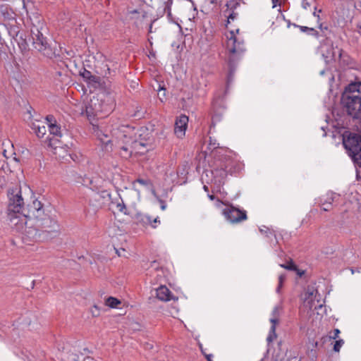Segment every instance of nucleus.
<instances>
[{
    "instance_id": "nucleus-21",
    "label": "nucleus",
    "mask_w": 361,
    "mask_h": 361,
    "mask_svg": "<svg viewBox=\"0 0 361 361\" xmlns=\"http://www.w3.org/2000/svg\"><path fill=\"white\" fill-rule=\"evenodd\" d=\"M30 128L39 138L43 137L47 133V128L43 122L36 121L30 124Z\"/></svg>"
},
{
    "instance_id": "nucleus-23",
    "label": "nucleus",
    "mask_w": 361,
    "mask_h": 361,
    "mask_svg": "<svg viewBox=\"0 0 361 361\" xmlns=\"http://www.w3.org/2000/svg\"><path fill=\"white\" fill-rule=\"evenodd\" d=\"M87 83L94 87V89L100 88L104 85V81L101 77L93 75L87 81Z\"/></svg>"
},
{
    "instance_id": "nucleus-46",
    "label": "nucleus",
    "mask_w": 361,
    "mask_h": 361,
    "mask_svg": "<svg viewBox=\"0 0 361 361\" xmlns=\"http://www.w3.org/2000/svg\"><path fill=\"white\" fill-rule=\"evenodd\" d=\"M331 206L332 205H329V204L323 205L322 209L325 212L330 211L331 209Z\"/></svg>"
},
{
    "instance_id": "nucleus-19",
    "label": "nucleus",
    "mask_w": 361,
    "mask_h": 361,
    "mask_svg": "<svg viewBox=\"0 0 361 361\" xmlns=\"http://www.w3.org/2000/svg\"><path fill=\"white\" fill-rule=\"evenodd\" d=\"M157 298L161 301L167 302L174 299L171 290L165 286H161L156 290Z\"/></svg>"
},
{
    "instance_id": "nucleus-15",
    "label": "nucleus",
    "mask_w": 361,
    "mask_h": 361,
    "mask_svg": "<svg viewBox=\"0 0 361 361\" xmlns=\"http://www.w3.org/2000/svg\"><path fill=\"white\" fill-rule=\"evenodd\" d=\"M188 117L185 115H180L176 120L174 133L178 137H182L185 135L188 127Z\"/></svg>"
},
{
    "instance_id": "nucleus-52",
    "label": "nucleus",
    "mask_w": 361,
    "mask_h": 361,
    "mask_svg": "<svg viewBox=\"0 0 361 361\" xmlns=\"http://www.w3.org/2000/svg\"><path fill=\"white\" fill-rule=\"evenodd\" d=\"M211 4H216L217 0H207Z\"/></svg>"
},
{
    "instance_id": "nucleus-13",
    "label": "nucleus",
    "mask_w": 361,
    "mask_h": 361,
    "mask_svg": "<svg viewBox=\"0 0 361 361\" xmlns=\"http://www.w3.org/2000/svg\"><path fill=\"white\" fill-rule=\"evenodd\" d=\"M240 4L238 0H231L226 4V8L223 11L224 17L227 18V24L231 21L235 20L238 13L236 11L237 8L240 6Z\"/></svg>"
},
{
    "instance_id": "nucleus-62",
    "label": "nucleus",
    "mask_w": 361,
    "mask_h": 361,
    "mask_svg": "<svg viewBox=\"0 0 361 361\" xmlns=\"http://www.w3.org/2000/svg\"><path fill=\"white\" fill-rule=\"evenodd\" d=\"M3 164H4V161H3ZM3 167H4V164L1 165V168H3Z\"/></svg>"
},
{
    "instance_id": "nucleus-40",
    "label": "nucleus",
    "mask_w": 361,
    "mask_h": 361,
    "mask_svg": "<svg viewBox=\"0 0 361 361\" xmlns=\"http://www.w3.org/2000/svg\"><path fill=\"white\" fill-rule=\"evenodd\" d=\"M11 32H13V34H14V35H13V37H15V35H16V39H18V34H19L18 27H16V26H13V27H11V31H9V32L11 34Z\"/></svg>"
},
{
    "instance_id": "nucleus-54",
    "label": "nucleus",
    "mask_w": 361,
    "mask_h": 361,
    "mask_svg": "<svg viewBox=\"0 0 361 361\" xmlns=\"http://www.w3.org/2000/svg\"><path fill=\"white\" fill-rule=\"evenodd\" d=\"M208 197L212 200H214L215 199V196L214 195H209Z\"/></svg>"
},
{
    "instance_id": "nucleus-55",
    "label": "nucleus",
    "mask_w": 361,
    "mask_h": 361,
    "mask_svg": "<svg viewBox=\"0 0 361 361\" xmlns=\"http://www.w3.org/2000/svg\"><path fill=\"white\" fill-rule=\"evenodd\" d=\"M313 14H314V16L317 17L318 23H319V14L316 11H314Z\"/></svg>"
},
{
    "instance_id": "nucleus-39",
    "label": "nucleus",
    "mask_w": 361,
    "mask_h": 361,
    "mask_svg": "<svg viewBox=\"0 0 361 361\" xmlns=\"http://www.w3.org/2000/svg\"><path fill=\"white\" fill-rule=\"evenodd\" d=\"M93 317H98L99 315V310L97 305H94L93 309L91 310Z\"/></svg>"
},
{
    "instance_id": "nucleus-2",
    "label": "nucleus",
    "mask_w": 361,
    "mask_h": 361,
    "mask_svg": "<svg viewBox=\"0 0 361 361\" xmlns=\"http://www.w3.org/2000/svg\"><path fill=\"white\" fill-rule=\"evenodd\" d=\"M36 19L37 24L32 23V26L30 29L33 47L44 56L49 59L61 60V48L57 49L56 46L53 47L48 43L47 37L42 33V30L44 28V22L39 16H36Z\"/></svg>"
},
{
    "instance_id": "nucleus-37",
    "label": "nucleus",
    "mask_w": 361,
    "mask_h": 361,
    "mask_svg": "<svg viewBox=\"0 0 361 361\" xmlns=\"http://www.w3.org/2000/svg\"><path fill=\"white\" fill-rule=\"evenodd\" d=\"M312 4H314V0H302V6L305 9L310 8Z\"/></svg>"
},
{
    "instance_id": "nucleus-35",
    "label": "nucleus",
    "mask_w": 361,
    "mask_h": 361,
    "mask_svg": "<svg viewBox=\"0 0 361 361\" xmlns=\"http://www.w3.org/2000/svg\"><path fill=\"white\" fill-rule=\"evenodd\" d=\"M164 4V11L167 12L168 16H171V6L172 4V0H167Z\"/></svg>"
},
{
    "instance_id": "nucleus-38",
    "label": "nucleus",
    "mask_w": 361,
    "mask_h": 361,
    "mask_svg": "<svg viewBox=\"0 0 361 361\" xmlns=\"http://www.w3.org/2000/svg\"><path fill=\"white\" fill-rule=\"evenodd\" d=\"M46 119L47 121L48 126H49V125H51V123H56V120L52 115H48L46 117Z\"/></svg>"
},
{
    "instance_id": "nucleus-57",
    "label": "nucleus",
    "mask_w": 361,
    "mask_h": 361,
    "mask_svg": "<svg viewBox=\"0 0 361 361\" xmlns=\"http://www.w3.org/2000/svg\"><path fill=\"white\" fill-rule=\"evenodd\" d=\"M152 25H150V26H149V32H152Z\"/></svg>"
},
{
    "instance_id": "nucleus-31",
    "label": "nucleus",
    "mask_w": 361,
    "mask_h": 361,
    "mask_svg": "<svg viewBox=\"0 0 361 361\" xmlns=\"http://www.w3.org/2000/svg\"><path fill=\"white\" fill-rule=\"evenodd\" d=\"M280 267L289 271H293L294 269H296V265L291 259H290V261L287 264H280Z\"/></svg>"
},
{
    "instance_id": "nucleus-34",
    "label": "nucleus",
    "mask_w": 361,
    "mask_h": 361,
    "mask_svg": "<svg viewBox=\"0 0 361 361\" xmlns=\"http://www.w3.org/2000/svg\"><path fill=\"white\" fill-rule=\"evenodd\" d=\"M344 341L343 339H339L336 341L334 345V350L335 352H339L341 346L343 345Z\"/></svg>"
},
{
    "instance_id": "nucleus-51",
    "label": "nucleus",
    "mask_w": 361,
    "mask_h": 361,
    "mask_svg": "<svg viewBox=\"0 0 361 361\" xmlns=\"http://www.w3.org/2000/svg\"><path fill=\"white\" fill-rule=\"evenodd\" d=\"M212 355H206V358H207V361H212Z\"/></svg>"
},
{
    "instance_id": "nucleus-26",
    "label": "nucleus",
    "mask_w": 361,
    "mask_h": 361,
    "mask_svg": "<svg viewBox=\"0 0 361 361\" xmlns=\"http://www.w3.org/2000/svg\"><path fill=\"white\" fill-rule=\"evenodd\" d=\"M16 41L22 51H26L28 50V44L26 42V39L23 37L22 35L19 36V39H16Z\"/></svg>"
},
{
    "instance_id": "nucleus-47",
    "label": "nucleus",
    "mask_w": 361,
    "mask_h": 361,
    "mask_svg": "<svg viewBox=\"0 0 361 361\" xmlns=\"http://www.w3.org/2000/svg\"><path fill=\"white\" fill-rule=\"evenodd\" d=\"M196 88H197V90H201V91H202V95H204V94H206V90H205V89L202 88V87H201V85H200V86H197H197H196Z\"/></svg>"
},
{
    "instance_id": "nucleus-25",
    "label": "nucleus",
    "mask_w": 361,
    "mask_h": 361,
    "mask_svg": "<svg viewBox=\"0 0 361 361\" xmlns=\"http://www.w3.org/2000/svg\"><path fill=\"white\" fill-rule=\"evenodd\" d=\"M259 231L261 233L264 234L265 237L270 239L271 243L273 242V239L274 240L276 243H278L276 235L274 231H271L269 228L264 226V228L259 229Z\"/></svg>"
},
{
    "instance_id": "nucleus-9",
    "label": "nucleus",
    "mask_w": 361,
    "mask_h": 361,
    "mask_svg": "<svg viewBox=\"0 0 361 361\" xmlns=\"http://www.w3.org/2000/svg\"><path fill=\"white\" fill-rule=\"evenodd\" d=\"M93 99L97 100V104L99 106L100 116L103 117L105 115L110 114L115 108L116 102L114 97L109 93H103L94 96Z\"/></svg>"
},
{
    "instance_id": "nucleus-45",
    "label": "nucleus",
    "mask_w": 361,
    "mask_h": 361,
    "mask_svg": "<svg viewBox=\"0 0 361 361\" xmlns=\"http://www.w3.org/2000/svg\"><path fill=\"white\" fill-rule=\"evenodd\" d=\"M273 4V8L276 7V6L281 5V0H271Z\"/></svg>"
},
{
    "instance_id": "nucleus-27",
    "label": "nucleus",
    "mask_w": 361,
    "mask_h": 361,
    "mask_svg": "<svg viewBox=\"0 0 361 361\" xmlns=\"http://www.w3.org/2000/svg\"><path fill=\"white\" fill-rule=\"evenodd\" d=\"M105 303H106V305H107L111 308H116V307H117L118 305L121 304V301L116 298L109 297L106 300Z\"/></svg>"
},
{
    "instance_id": "nucleus-61",
    "label": "nucleus",
    "mask_w": 361,
    "mask_h": 361,
    "mask_svg": "<svg viewBox=\"0 0 361 361\" xmlns=\"http://www.w3.org/2000/svg\"><path fill=\"white\" fill-rule=\"evenodd\" d=\"M32 288H34V281L32 282Z\"/></svg>"
},
{
    "instance_id": "nucleus-49",
    "label": "nucleus",
    "mask_w": 361,
    "mask_h": 361,
    "mask_svg": "<svg viewBox=\"0 0 361 361\" xmlns=\"http://www.w3.org/2000/svg\"><path fill=\"white\" fill-rule=\"evenodd\" d=\"M129 13L134 14L139 13V11L137 9H128Z\"/></svg>"
},
{
    "instance_id": "nucleus-22",
    "label": "nucleus",
    "mask_w": 361,
    "mask_h": 361,
    "mask_svg": "<svg viewBox=\"0 0 361 361\" xmlns=\"http://www.w3.org/2000/svg\"><path fill=\"white\" fill-rule=\"evenodd\" d=\"M340 195L333 192H328L325 196L320 199L322 205L329 204L332 205L334 202H336Z\"/></svg>"
},
{
    "instance_id": "nucleus-11",
    "label": "nucleus",
    "mask_w": 361,
    "mask_h": 361,
    "mask_svg": "<svg viewBox=\"0 0 361 361\" xmlns=\"http://www.w3.org/2000/svg\"><path fill=\"white\" fill-rule=\"evenodd\" d=\"M16 230L18 231H22L23 232H25V235L27 236L28 238L36 240V241H44L48 240L47 238L45 237V235L42 233V231H39V229L35 225V227L32 226H27V224H24L23 228H18L17 226H15Z\"/></svg>"
},
{
    "instance_id": "nucleus-4",
    "label": "nucleus",
    "mask_w": 361,
    "mask_h": 361,
    "mask_svg": "<svg viewBox=\"0 0 361 361\" xmlns=\"http://www.w3.org/2000/svg\"><path fill=\"white\" fill-rule=\"evenodd\" d=\"M343 110L355 119L361 118V82H354L345 87L341 95Z\"/></svg>"
},
{
    "instance_id": "nucleus-18",
    "label": "nucleus",
    "mask_w": 361,
    "mask_h": 361,
    "mask_svg": "<svg viewBox=\"0 0 361 361\" xmlns=\"http://www.w3.org/2000/svg\"><path fill=\"white\" fill-rule=\"evenodd\" d=\"M118 130L120 133L118 137L123 139V142H126V140H135L134 137V135H135L134 132L135 128L128 125H123L118 128Z\"/></svg>"
},
{
    "instance_id": "nucleus-44",
    "label": "nucleus",
    "mask_w": 361,
    "mask_h": 361,
    "mask_svg": "<svg viewBox=\"0 0 361 361\" xmlns=\"http://www.w3.org/2000/svg\"><path fill=\"white\" fill-rule=\"evenodd\" d=\"M102 197L105 198L106 197L111 199V194L107 190H104L102 192Z\"/></svg>"
},
{
    "instance_id": "nucleus-17",
    "label": "nucleus",
    "mask_w": 361,
    "mask_h": 361,
    "mask_svg": "<svg viewBox=\"0 0 361 361\" xmlns=\"http://www.w3.org/2000/svg\"><path fill=\"white\" fill-rule=\"evenodd\" d=\"M16 14L8 5H0V20L12 21L16 23Z\"/></svg>"
},
{
    "instance_id": "nucleus-5",
    "label": "nucleus",
    "mask_w": 361,
    "mask_h": 361,
    "mask_svg": "<svg viewBox=\"0 0 361 361\" xmlns=\"http://www.w3.org/2000/svg\"><path fill=\"white\" fill-rule=\"evenodd\" d=\"M231 37H229L227 43V47L229 51V56L228 60V82H231L238 61L241 59L245 47L243 42H238L233 31L230 32Z\"/></svg>"
},
{
    "instance_id": "nucleus-36",
    "label": "nucleus",
    "mask_w": 361,
    "mask_h": 361,
    "mask_svg": "<svg viewBox=\"0 0 361 361\" xmlns=\"http://www.w3.org/2000/svg\"><path fill=\"white\" fill-rule=\"evenodd\" d=\"M145 218L146 219L145 222L149 223L153 228H156L157 227L156 224L157 222H159V221L158 220V217L155 218L153 221L151 219L150 216H147Z\"/></svg>"
},
{
    "instance_id": "nucleus-12",
    "label": "nucleus",
    "mask_w": 361,
    "mask_h": 361,
    "mask_svg": "<svg viewBox=\"0 0 361 361\" xmlns=\"http://www.w3.org/2000/svg\"><path fill=\"white\" fill-rule=\"evenodd\" d=\"M280 311L281 307L279 306H276L272 310L271 317L270 319L271 326L270 327L269 335L267 338L268 343H271L274 339L276 338V324H279V322Z\"/></svg>"
},
{
    "instance_id": "nucleus-60",
    "label": "nucleus",
    "mask_w": 361,
    "mask_h": 361,
    "mask_svg": "<svg viewBox=\"0 0 361 361\" xmlns=\"http://www.w3.org/2000/svg\"><path fill=\"white\" fill-rule=\"evenodd\" d=\"M290 25V22H288V26L289 27Z\"/></svg>"
},
{
    "instance_id": "nucleus-16",
    "label": "nucleus",
    "mask_w": 361,
    "mask_h": 361,
    "mask_svg": "<svg viewBox=\"0 0 361 361\" xmlns=\"http://www.w3.org/2000/svg\"><path fill=\"white\" fill-rule=\"evenodd\" d=\"M356 205L351 202L345 203L344 208L341 212V216L343 221H353V216Z\"/></svg>"
},
{
    "instance_id": "nucleus-30",
    "label": "nucleus",
    "mask_w": 361,
    "mask_h": 361,
    "mask_svg": "<svg viewBox=\"0 0 361 361\" xmlns=\"http://www.w3.org/2000/svg\"><path fill=\"white\" fill-rule=\"evenodd\" d=\"M137 183H140V185H142L146 188H149L152 186V183H151L150 180H149V179H143V178H139L134 180L133 185H135Z\"/></svg>"
},
{
    "instance_id": "nucleus-32",
    "label": "nucleus",
    "mask_w": 361,
    "mask_h": 361,
    "mask_svg": "<svg viewBox=\"0 0 361 361\" xmlns=\"http://www.w3.org/2000/svg\"><path fill=\"white\" fill-rule=\"evenodd\" d=\"M286 278V274H281L279 276V284H278V286L276 290L278 293H280L281 289L283 285V282L285 281Z\"/></svg>"
},
{
    "instance_id": "nucleus-8",
    "label": "nucleus",
    "mask_w": 361,
    "mask_h": 361,
    "mask_svg": "<svg viewBox=\"0 0 361 361\" xmlns=\"http://www.w3.org/2000/svg\"><path fill=\"white\" fill-rule=\"evenodd\" d=\"M226 207L222 210V214L226 219L233 224H238L247 219V212L244 209L226 204Z\"/></svg>"
},
{
    "instance_id": "nucleus-14",
    "label": "nucleus",
    "mask_w": 361,
    "mask_h": 361,
    "mask_svg": "<svg viewBox=\"0 0 361 361\" xmlns=\"http://www.w3.org/2000/svg\"><path fill=\"white\" fill-rule=\"evenodd\" d=\"M97 104V100L92 97L86 105L85 111H82V114L87 116L92 124L96 118L100 116V114L98 112V111H99V106Z\"/></svg>"
},
{
    "instance_id": "nucleus-6",
    "label": "nucleus",
    "mask_w": 361,
    "mask_h": 361,
    "mask_svg": "<svg viewBox=\"0 0 361 361\" xmlns=\"http://www.w3.org/2000/svg\"><path fill=\"white\" fill-rule=\"evenodd\" d=\"M343 145L353 162L361 167V135L345 132L343 135Z\"/></svg>"
},
{
    "instance_id": "nucleus-28",
    "label": "nucleus",
    "mask_w": 361,
    "mask_h": 361,
    "mask_svg": "<svg viewBox=\"0 0 361 361\" xmlns=\"http://www.w3.org/2000/svg\"><path fill=\"white\" fill-rule=\"evenodd\" d=\"M50 134L56 136H61V127L57 126L56 123H51L49 126Z\"/></svg>"
},
{
    "instance_id": "nucleus-20",
    "label": "nucleus",
    "mask_w": 361,
    "mask_h": 361,
    "mask_svg": "<svg viewBox=\"0 0 361 361\" xmlns=\"http://www.w3.org/2000/svg\"><path fill=\"white\" fill-rule=\"evenodd\" d=\"M92 129L96 136L103 144L108 145L111 142L107 130L103 131L99 125L94 123H92Z\"/></svg>"
},
{
    "instance_id": "nucleus-53",
    "label": "nucleus",
    "mask_w": 361,
    "mask_h": 361,
    "mask_svg": "<svg viewBox=\"0 0 361 361\" xmlns=\"http://www.w3.org/2000/svg\"><path fill=\"white\" fill-rule=\"evenodd\" d=\"M319 28L322 30L324 29L322 23H319ZM324 29L326 30L327 27H324Z\"/></svg>"
},
{
    "instance_id": "nucleus-42",
    "label": "nucleus",
    "mask_w": 361,
    "mask_h": 361,
    "mask_svg": "<svg viewBox=\"0 0 361 361\" xmlns=\"http://www.w3.org/2000/svg\"><path fill=\"white\" fill-rule=\"evenodd\" d=\"M158 201H159V202L160 204L161 209L162 210H164L166 209V204L165 201H164V200H162L161 199H159Z\"/></svg>"
},
{
    "instance_id": "nucleus-50",
    "label": "nucleus",
    "mask_w": 361,
    "mask_h": 361,
    "mask_svg": "<svg viewBox=\"0 0 361 361\" xmlns=\"http://www.w3.org/2000/svg\"><path fill=\"white\" fill-rule=\"evenodd\" d=\"M307 294H308V295H309V298H310V296H312V295H313V294H314V290L312 289V290H310L308 289V290H307Z\"/></svg>"
},
{
    "instance_id": "nucleus-43",
    "label": "nucleus",
    "mask_w": 361,
    "mask_h": 361,
    "mask_svg": "<svg viewBox=\"0 0 361 361\" xmlns=\"http://www.w3.org/2000/svg\"><path fill=\"white\" fill-rule=\"evenodd\" d=\"M293 271H295L300 277L305 274V271L299 269L297 266L296 269H294Z\"/></svg>"
},
{
    "instance_id": "nucleus-10",
    "label": "nucleus",
    "mask_w": 361,
    "mask_h": 361,
    "mask_svg": "<svg viewBox=\"0 0 361 361\" xmlns=\"http://www.w3.org/2000/svg\"><path fill=\"white\" fill-rule=\"evenodd\" d=\"M125 142V145L121 147L120 148V156L126 159H129L133 152L135 153H144V151L142 150V148H145L146 145L137 140H126Z\"/></svg>"
},
{
    "instance_id": "nucleus-59",
    "label": "nucleus",
    "mask_w": 361,
    "mask_h": 361,
    "mask_svg": "<svg viewBox=\"0 0 361 361\" xmlns=\"http://www.w3.org/2000/svg\"><path fill=\"white\" fill-rule=\"evenodd\" d=\"M116 253L118 254V256H120V255H121V254L118 252V250H116Z\"/></svg>"
},
{
    "instance_id": "nucleus-24",
    "label": "nucleus",
    "mask_w": 361,
    "mask_h": 361,
    "mask_svg": "<svg viewBox=\"0 0 361 361\" xmlns=\"http://www.w3.org/2000/svg\"><path fill=\"white\" fill-rule=\"evenodd\" d=\"M293 25L295 27H298L301 32H306L309 35H312L317 38L319 37V35L317 30H316L313 27H309L307 26H302V25H298L295 23L293 24Z\"/></svg>"
},
{
    "instance_id": "nucleus-56",
    "label": "nucleus",
    "mask_w": 361,
    "mask_h": 361,
    "mask_svg": "<svg viewBox=\"0 0 361 361\" xmlns=\"http://www.w3.org/2000/svg\"><path fill=\"white\" fill-rule=\"evenodd\" d=\"M203 188H204V190L205 191H208L209 190L208 187L207 185H204Z\"/></svg>"
},
{
    "instance_id": "nucleus-41",
    "label": "nucleus",
    "mask_w": 361,
    "mask_h": 361,
    "mask_svg": "<svg viewBox=\"0 0 361 361\" xmlns=\"http://www.w3.org/2000/svg\"><path fill=\"white\" fill-rule=\"evenodd\" d=\"M340 334V330L338 329H336L334 330L333 335L330 336L331 338L336 339L338 337V335Z\"/></svg>"
},
{
    "instance_id": "nucleus-3",
    "label": "nucleus",
    "mask_w": 361,
    "mask_h": 361,
    "mask_svg": "<svg viewBox=\"0 0 361 361\" xmlns=\"http://www.w3.org/2000/svg\"><path fill=\"white\" fill-rule=\"evenodd\" d=\"M8 197L9 203L8 206V217L11 226H17L18 228H23L24 224H26V219L28 218V209L25 207L23 198L21 195V191L18 188H10L8 190Z\"/></svg>"
},
{
    "instance_id": "nucleus-58",
    "label": "nucleus",
    "mask_w": 361,
    "mask_h": 361,
    "mask_svg": "<svg viewBox=\"0 0 361 361\" xmlns=\"http://www.w3.org/2000/svg\"><path fill=\"white\" fill-rule=\"evenodd\" d=\"M204 87H207V82L205 80L204 81Z\"/></svg>"
},
{
    "instance_id": "nucleus-1",
    "label": "nucleus",
    "mask_w": 361,
    "mask_h": 361,
    "mask_svg": "<svg viewBox=\"0 0 361 361\" xmlns=\"http://www.w3.org/2000/svg\"><path fill=\"white\" fill-rule=\"evenodd\" d=\"M29 219L35 220V226L42 231L47 240L51 239L57 235L59 231V225L57 220L45 212L43 204L35 200L29 206Z\"/></svg>"
},
{
    "instance_id": "nucleus-48",
    "label": "nucleus",
    "mask_w": 361,
    "mask_h": 361,
    "mask_svg": "<svg viewBox=\"0 0 361 361\" xmlns=\"http://www.w3.org/2000/svg\"><path fill=\"white\" fill-rule=\"evenodd\" d=\"M82 361H97L96 360H94L93 357H86L83 359Z\"/></svg>"
},
{
    "instance_id": "nucleus-33",
    "label": "nucleus",
    "mask_w": 361,
    "mask_h": 361,
    "mask_svg": "<svg viewBox=\"0 0 361 361\" xmlns=\"http://www.w3.org/2000/svg\"><path fill=\"white\" fill-rule=\"evenodd\" d=\"M80 75L87 82L93 75L90 71L84 69L82 72H80Z\"/></svg>"
},
{
    "instance_id": "nucleus-7",
    "label": "nucleus",
    "mask_w": 361,
    "mask_h": 361,
    "mask_svg": "<svg viewBox=\"0 0 361 361\" xmlns=\"http://www.w3.org/2000/svg\"><path fill=\"white\" fill-rule=\"evenodd\" d=\"M212 172L214 178H219V183H224L228 174L233 175L236 172V166L231 159L224 157L215 162V166Z\"/></svg>"
},
{
    "instance_id": "nucleus-29",
    "label": "nucleus",
    "mask_w": 361,
    "mask_h": 361,
    "mask_svg": "<svg viewBox=\"0 0 361 361\" xmlns=\"http://www.w3.org/2000/svg\"><path fill=\"white\" fill-rule=\"evenodd\" d=\"M121 200V202H112V203L116 204V209H118V211H119L120 212H121L124 214H128V209H127L123 201L122 200Z\"/></svg>"
}]
</instances>
